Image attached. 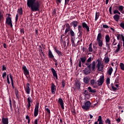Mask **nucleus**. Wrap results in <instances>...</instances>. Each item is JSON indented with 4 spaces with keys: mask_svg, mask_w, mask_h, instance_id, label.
Instances as JSON below:
<instances>
[{
    "mask_svg": "<svg viewBox=\"0 0 124 124\" xmlns=\"http://www.w3.org/2000/svg\"><path fill=\"white\" fill-rule=\"evenodd\" d=\"M27 6L32 12L39 11L40 2L37 0H27Z\"/></svg>",
    "mask_w": 124,
    "mask_h": 124,
    "instance_id": "1",
    "label": "nucleus"
},
{
    "mask_svg": "<svg viewBox=\"0 0 124 124\" xmlns=\"http://www.w3.org/2000/svg\"><path fill=\"white\" fill-rule=\"evenodd\" d=\"M96 64V62L95 61H93L92 63H86L85 65H87V67L90 69L92 71L94 72L95 71L96 68H95V65Z\"/></svg>",
    "mask_w": 124,
    "mask_h": 124,
    "instance_id": "2",
    "label": "nucleus"
},
{
    "mask_svg": "<svg viewBox=\"0 0 124 124\" xmlns=\"http://www.w3.org/2000/svg\"><path fill=\"white\" fill-rule=\"evenodd\" d=\"M91 104H92L90 101H87L84 103V105L81 106V107L82 109H84V110H89Z\"/></svg>",
    "mask_w": 124,
    "mask_h": 124,
    "instance_id": "3",
    "label": "nucleus"
},
{
    "mask_svg": "<svg viewBox=\"0 0 124 124\" xmlns=\"http://www.w3.org/2000/svg\"><path fill=\"white\" fill-rule=\"evenodd\" d=\"M5 25L9 26L11 28H13V25L12 24V17H7L6 18Z\"/></svg>",
    "mask_w": 124,
    "mask_h": 124,
    "instance_id": "4",
    "label": "nucleus"
},
{
    "mask_svg": "<svg viewBox=\"0 0 124 124\" xmlns=\"http://www.w3.org/2000/svg\"><path fill=\"white\" fill-rule=\"evenodd\" d=\"M22 69L23 70V73L25 76L28 78V76H30V71L27 68V67L25 65H23L22 67Z\"/></svg>",
    "mask_w": 124,
    "mask_h": 124,
    "instance_id": "5",
    "label": "nucleus"
},
{
    "mask_svg": "<svg viewBox=\"0 0 124 124\" xmlns=\"http://www.w3.org/2000/svg\"><path fill=\"white\" fill-rule=\"evenodd\" d=\"M38 109H39V103H37L36 104L34 110V117H37L38 115Z\"/></svg>",
    "mask_w": 124,
    "mask_h": 124,
    "instance_id": "6",
    "label": "nucleus"
},
{
    "mask_svg": "<svg viewBox=\"0 0 124 124\" xmlns=\"http://www.w3.org/2000/svg\"><path fill=\"white\" fill-rule=\"evenodd\" d=\"M113 8H116V9H118L119 11H120V12H121L122 14L124 12V7L123 5L113 6Z\"/></svg>",
    "mask_w": 124,
    "mask_h": 124,
    "instance_id": "7",
    "label": "nucleus"
},
{
    "mask_svg": "<svg viewBox=\"0 0 124 124\" xmlns=\"http://www.w3.org/2000/svg\"><path fill=\"white\" fill-rule=\"evenodd\" d=\"M82 27L84 30H86L87 32H89L90 31V26L86 22H82Z\"/></svg>",
    "mask_w": 124,
    "mask_h": 124,
    "instance_id": "8",
    "label": "nucleus"
},
{
    "mask_svg": "<svg viewBox=\"0 0 124 124\" xmlns=\"http://www.w3.org/2000/svg\"><path fill=\"white\" fill-rule=\"evenodd\" d=\"M86 60H87V58L86 57V56H85L84 57H80L81 61H79V63H78L79 67H81L82 66V63H81V62H82V63H85V62H86Z\"/></svg>",
    "mask_w": 124,
    "mask_h": 124,
    "instance_id": "9",
    "label": "nucleus"
},
{
    "mask_svg": "<svg viewBox=\"0 0 124 124\" xmlns=\"http://www.w3.org/2000/svg\"><path fill=\"white\" fill-rule=\"evenodd\" d=\"M56 90L57 87L56 86V85H55V84H54V83H52L51 87V92L52 94H55V93H56Z\"/></svg>",
    "mask_w": 124,
    "mask_h": 124,
    "instance_id": "10",
    "label": "nucleus"
},
{
    "mask_svg": "<svg viewBox=\"0 0 124 124\" xmlns=\"http://www.w3.org/2000/svg\"><path fill=\"white\" fill-rule=\"evenodd\" d=\"M97 62H98L97 65V70H98V71H102L103 70V67H102L100 69V66H101V62H100L99 59L97 60Z\"/></svg>",
    "mask_w": 124,
    "mask_h": 124,
    "instance_id": "11",
    "label": "nucleus"
},
{
    "mask_svg": "<svg viewBox=\"0 0 124 124\" xmlns=\"http://www.w3.org/2000/svg\"><path fill=\"white\" fill-rule=\"evenodd\" d=\"M65 26H66V29L64 32V34L65 35L67 34V32H68V31H71V29L70 28L69 24L66 23H65Z\"/></svg>",
    "mask_w": 124,
    "mask_h": 124,
    "instance_id": "12",
    "label": "nucleus"
},
{
    "mask_svg": "<svg viewBox=\"0 0 124 124\" xmlns=\"http://www.w3.org/2000/svg\"><path fill=\"white\" fill-rule=\"evenodd\" d=\"M98 86H102L103 83H104V77H102L97 80Z\"/></svg>",
    "mask_w": 124,
    "mask_h": 124,
    "instance_id": "13",
    "label": "nucleus"
},
{
    "mask_svg": "<svg viewBox=\"0 0 124 124\" xmlns=\"http://www.w3.org/2000/svg\"><path fill=\"white\" fill-rule=\"evenodd\" d=\"M51 72L52 73L53 76L56 78V80H58V74H57V71L54 69V68H51Z\"/></svg>",
    "mask_w": 124,
    "mask_h": 124,
    "instance_id": "14",
    "label": "nucleus"
},
{
    "mask_svg": "<svg viewBox=\"0 0 124 124\" xmlns=\"http://www.w3.org/2000/svg\"><path fill=\"white\" fill-rule=\"evenodd\" d=\"M58 103L61 105V107L62 109H64V103H63V100L62 98H59L58 100Z\"/></svg>",
    "mask_w": 124,
    "mask_h": 124,
    "instance_id": "15",
    "label": "nucleus"
},
{
    "mask_svg": "<svg viewBox=\"0 0 124 124\" xmlns=\"http://www.w3.org/2000/svg\"><path fill=\"white\" fill-rule=\"evenodd\" d=\"M31 85L30 83H27L26 84V88H25V92L27 93L28 94H30L31 93V89L30 88V86Z\"/></svg>",
    "mask_w": 124,
    "mask_h": 124,
    "instance_id": "16",
    "label": "nucleus"
},
{
    "mask_svg": "<svg viewBox=\"0 0 124 124\" xmlns=\"http://www.w3.org/2000/svg\"><path fill=\"white\" fill-rule=\"evenodd\" d=\"M83 72L85 75H88L90 74V73H91V72H92V71L90 68H89V67H87L85 68V69L83 70Z\"/></svg>",
    "mask_w": 124,
    "mask_h": 124,
    "instance_id": "17",
    "label": "nucleus"
},
{
    "mask_svg": "<svg viewBox=\"0 0 124 124\" xmlns=\"http://www.w3.org/2000/svg\"><path fill=\"white\" fill-rule=\"evenodd\" d=\"M54 51L57 53V54L58 55L59 57H62V56H63L62 52H61V51L59 50L57 48V47H54Z\"/></svg>",
    "mask_w": 124,
    "mask_h": 124,
    "instance_id": "18",
    "label": "nucleus"
},
{
    "mask_svg": "<svg viewBox=\"0 0 124 124\" xmlns=\"http://www.w3.org/2000/svg\"><path fill=\"white\" fill-rule=\"evenodd\" d=\"M1 122H2V124H9L8 118L2 117L1 119Z\"/></svg>",
    "mask_w": 124,
    "mask_h": 124,
    "instance_id": "19",
    "label": "nucleus"
},
{
    "mask_svg": "<svg viewBox=\"0 0 124 124\" xmlns=\"http://www.w3.org/2000/svg\"><path fill=\"white\" fill-rule=\"evenodd\" d=\"M48 57L49 59H51L55 58V56L53 54V53H52V51H51L50 49H48Z\"/></svg>",
    "mask_w": 124,
    "mask_h": 124,
    "instance_id": "20",
    "label": "nucleus"
},
{
    "mask_svg": "<svg viewBox=\"0 0 124 124\" xmlns=\"http://www.w3.org/2000/svg\"><path fill=\"white\" fill-rule=\"evenodd\" d=\"M90 80H91V78L88 77H85L83 78V81L86 85L89 84Z\"/></svg>",
    "mask_w": 124,
    "mask_h": 124,
    "instance_id": "21",
    "label": "nucleus"
},
{
    "mask_svg": "<svg viewBox=\"0 0 124 124\" xmlns=\"http://www.w3.org/2000/svg\"><path fill=\"white\" fill-rule=\"evenodd\" d=\"M113 19L116 21V22H119V19H120V16L118 14H116L113 16Z\"/></svg>",
    "mask_w": 124,
    "mask_h": 124,
    "instance_id": "22",
    "label": "nucleus"
},
{
    "mask_svg": "<svg viewBox=\"0 0 124 124\" xmlns=\"http://www.w3.org/2000/svg\"><path fill=\"white\" fill-rule=\"evenodd\" d=\"M88 89L89 93H96V90L95 89L93 90L91 87H89Z\"/></svg>",
    "mask_w": 124,
    "mask_h": 124,
    "instance_id": "23",
    "label": "nucleus"
},
{
    "mask_svg": "<svg viewBox=\"0 0 124 124\" xmlns=\"http://www.w3.org/2000/svg\"><path fill=\"white\" fill-rule=\"evenodd\" d=\"M88 89L89 93H96V90L95 89L93 90L91 87H89Z\"/></svg>",
    "mask_w": 124,
    "mask_h": 124,
    "instance_id": "24",
    "label": "nucleus"
},
{
    "mask_svg": "<svg viewBox=\"0 0 124 124\" xmlns=\"http://www.w3.org/2000/svg\"><path fill=\"white\" fill-rule=\"evenodd\" d=\"M97 122H99L98 124H103V120H102V117L101 116H99L97 119Z\"/></svg>",
    "mask_w": 124,
    "mask_h": 124,
    "instance_id": "25",
    "label": "nucleus"
},
{
    "mask_svg": "<svg viewBox=\"0 0 124 124\" xmlns=\"http://www.w3.org/2000/svg\"><path fill=\"white\" fill-rule=\"evenodd\" d=\"M120 43L122 44V41L119 42V43L117 45V49L115 51V53H118L119 51L121 50V45H120Z\"/></svg>",
    "mask_w": 124,
    "mask_h": 124,
    "instance_id": "26",
    "label": "nucleus"
},
{
    "mask_svg": "<svg viewBox=\"0 0 124 124\" xmlns=\"http://www.w3.org/2000/svg\"><path fill=\"white\" fill-rule=\"evenodd\" d=\"M10 78L11 81L12 87H13V89H14L15 87H14V82L13 81V76L11 75V74H10Z\"/></svg>",
    "mask_w": 124,
    "mask_h": 124,
    "instance_id": "27",
    "label": "nucleus"
},
{
    "mask_svg": "<svg viewBox=\"0 0 124 124\" xmlns=\"http://www.w3.org/2000/svg\"><path fill=\"white\" fill-rule=\"evenodd\" d=\"M102 39V35L101 34V33L99 32L98 34L97 37V41H101Z\"/></svg>",
    "mask_w": 124,
    "mask_h": 124,
    "instance_id": "28",
    "label": "nucleus"
},
{
    "mask_svg": "<svg viewBox=\"0 0 124 124\" xmlns=\"http://www.w3.org/2000/svg\"><path fill=\"white\" fill-rule=\"evenodd\" d=\"M78 24H79V22L78 21H73V25L75 30L76 29V27H77V26H78Z\"/></svg>",
    "mask_w": 124,
    "mask_h": 124,
    "instance_id": "29",
    "label": "nucleus"
},
{
    "mask_svg": "<svg viewBox=\"0 0 124 124\" xmlns=\"http://www.w3.org/2000/svg\"><path fill=\"white\" fill-rule=\"evenodd\" d=\"M76 87L77 88V89H78V90L80 89L81 88V83H80V82L79 81H77L76 83Z\"/></svg>",
    "mask_w": 124,
    "mask_h": 124,
    "instance_id": "30",
    "label": "nucleus"
},
{
    "mask_svg": "<svg viewBox=\"0 0 124 124\" xmlns=\"http://www.w3.org/2000/svg\"><path fill=\"white\" fill-rule=\"evenodd\" d=\"M70 34L71 37H74V36H75V33L74 32V31L72 30V29H71L70 31Z\"/></svg>",
    "mask_w": 124,
    "mask_h": 124,
    "instance_id": "31",
    "label": "nucleus"
},
{
    "mask_svg": "<svg viewBox=\"0 0 124 124\" xmlns=\"http://www.w3.org/2000/svg\"><path fill=\"white\" fill-rule=\"evenodd\" d=\"M112 72H113V68H112V67H110L108 70V74L111 76L112 75Z\"/></svg>",
    "mask_w": 124,
    "mask_h": 124,
    "instance_id": "32",
    "label": "nucleus"
},
{
    "mask_svg": "<svg viewBox=\"0 0 124 124\" xmlns=\"http://www.w3.org/2000/svg\"><path fill=\"white\" fill-rule=\"evenodd\" d=\"M71 41L72 42V45L73 47H76V45L75 44V42L74 41V39L73 37H71Z\"/></svg>",
    "mask_w": 124,
    "mask_h": 124,
    "instance_id": "33",
    "label": "nucleus"
},
{
    "mask_svg": "<svg viewBox=\"0 0 124 124\" xmlns=\"http://www.w3.org/2000/svg\"><path fill=\"white\" fill-rule=\"evenodd\" d=\"M92 45H93V43H90V44L89 45V46L88 47V50H89V52H93V46H92Z\"/></svg>",
    "mask_w": 124,
    "mask_h": 124,
    "instance_id": "34",
    "label": "nucleus"
},
{
    "mask_svg": "<svg viewBox=\"0 0 124 124\" xmlns=\"http://www.w3.org/2000/svg\"><path fill=\"white\" fill-rule=\"evenodd\" d=\"M115 9V10H114L113 11V14H118L119 15H121V12H120V11H119V10H117V9H116V8H114Z\"/></svg>",
    "mask_w": 124,
    "mask_h": 124,
    "instance_id": "35",
    "label": "nucleus"
},
{
    "mask_svg": "<svg viewBox=\"0 0 124 124\" xmlns=\"http://www.w3.org/2000/svg\"><path fill=\"white\" fill-rule=\"evenodd\" d=\"M104 62H105V63H108L109 62H110V59H109V57H105Z\"/></svg>",
    "mask_w": 124,
    "mask_h": 124,
    "instance_id": "36",
    "label": "nucleus"
},
{
    "mask_svg": "<svg viewBox=\"0 0 124 124\" xmlns=\"http://www.w3.org/2000/svg\"><path fill=\"white\" fill-rule=\"evenodd\" d=\"M97 41H98V46H99V47L101 48V47H102V46L103 45V41L102 40Z\"/></svg>",
    "mask_w": 124,
    "mask_h": 124,
    "instance_id": "37",
    "label": "nucleus"
},
{
    "mask_svg": "<svg viewBox=\"0 0 124 124\" xmlns=\"http://www.w3.org/2000/svg\"><path fill=\"white\" fill-rule=\"evenodd\" d=\"M106 43L110 42V36L109 35H107L105 37Z\"/></svg>",
    "mask_w": 124,
    "mask_h": 124,
    "instance_id": "38",
    "label": "nucleus"
},
{
    "mask_svg": "<svg viewBox=\"0 0 124 124\" xmlns=\"http://www.w3.org/2000/svg\"><path fill=\"white\" fill-rule=\"evenodd\" d=\"M18 11L19 15L22 16V15H23V9L22 8H20V9H18Z\"/></svg>",
    "mask_w": 124,
    "mask_h": 124,
    "instance_id": "39",
    "label": "nucleus"
},
{
    "mask_svg": "<svg viewBox=\"0 0 124 124\" xmlns=\"http://www.w3.org/2000/svg\"><path fill=\"white\" fill-rule=\"evenodd\" d=\"M100 14L99 13L96 12L95 21H97V19L99 17Z\"/></svg>",
    "mask_w": 124,
    "mask_h": 124,
    "instance_id": "40",
    "label": "nucleus"
},
{
    "mask_svg": "<svg viewBox=\"0 0 124 124\" xmlns=\"http://www.w3.org/2000/svg\"><path fill=\"white\" fill-rule=\"evenodd\" d=\"M90 83L92 86H94V85H96V82L94 79H92L90 81Z\"/></svg>",
    "mask_w": 124,
    "mask_h": 124,
    "instance_id": "41",
    "label": "nucleus"
},
{
    "mask_svg": "<svg viewBox=\"0 0 124 124\" xmlns=\"http://www.w3.org/2000/svg\"><path fill=\"white\" fill-rule=\"evenodd\" d=\"M28 103H32V100H31V96H29L27 98Z\"/></svg>",
    "mask_w": 124,
    "mask_h": 124,
    "instance_id": "42",
    "label": "nucleus"
},
{
    "mask_svg": "<svg viewBox=\"0 0 124 124\" xmlns=\"http://www.w3.org/2000/svg\"><path fill=\"white\" fill-rule=\"evenodd\" d=\"M78 31H83V26L79 25L78 26Z\"/></svg>",
    "mask_w": 124,
    "mask_h": 124,
    "instance_id": "43",
    "label": "nucleus"
},
{
    "mask_svg": "<svg viewBox=\"0 0 124 124\" xmlns=\"http://www.w3.org/2000/svg\"><path fill=\"white\" fill-rule=\"evenodd\" d=\"M120 68L122 70L124 71V64L123 62H121L120 63Z\"/></svg>",
    "mask_w": 124,
    "mask_h": 124,
    "instance_id": "44",
    "label": "nucleus"
},
{
    "mask_svg": "<svg viewBox=\"0 0 124 124\" xmlns=\"http://www.w3.org/2000/svg\"><path fill=\"white\" fill-rule=\"evenodd\" d=\"M105 122L106 124H111V120H110V119L109 118H107Z\"/></svg>",
    "mask_w": 124,
    "mask_h": 124,
    "instance_id": "45",
    "label": "nucleus"
},
{
    "mask_svg": "<svg viewBox=\"0 0 124 124\" xmlns=\"http://www.w3.org/2000/svg\"><path fill=\"white\" fill-rule=\"evenodd\" d=\"M46 107H47V106H45V110L48 113V115H50V114H51V111H50V109L49 108H46Z\"/></svg>",
    "mask_w": 124,
    "mask_h": 124,
    "instance_id": "46",
    "label": "nucleus"
},
{
    "mask_svg": "<svg viewBox=\"0 0 124 124\" xmlns=\"http://www.w3.org/2000/svg\"><path fill=\"white\" fill-rule=\"evenodd\" d=\"M106 83L107 85L108 86V85L110 84V78H108L107 79H106Z\"/></svg>",
    "mask_w": 124,
    "mask_h": 124,
    "instance_id": "47",
    "label": "nucleus"
},
{
    "mask_svg": "<svg viewBox=\"0 0 124 124\" xmlns=\"http://www.w3.org/2000/svg\"><path fill=\"white\" fill-rule=\"evenodd\" d=\"M92 57H90L88 59L86 63H90V62H92Z\"/></svg>",
    "mask_w": 124,
    "mask_h": 124,
    "instance_id": "48",
    "label": "nucleus"
},
{
    "mask_svg": "<svg viewBox=\"0 0 124 124\" xmlns=\"http://www.w3.org/2000/svg\"><path fill=\"white\" fill-rule=\"evenodd\" d=\"M119 81H120V77L118 76L115 79V83H119Z\"/></svg>",
    "mask_w": 124,
    "mask_h": 124,
    "instance_id": "49",
    "label": "nucleus"
},
{
    "mask_svg": "<svg viewBox=\"0 0 124 124\" xmlns=\"http://www.w3.org/2000/svg\"><path fill=\"white\" fill-rule=\"evenodd\" d=\"M62 88H64V87H65V81L63 79L62 81Z\"/></svg>",
    "mask_w": 124,
    "mask_h": 124,
    "instance_id": "50",
    "label": "nucleus"
},
{
    "mask_svg": "<svg viewBox=\"0 0 124 124\" xmlns=\"http://www.w3.org/2000/svg\"><path fill=\"white\" fill-rule=\"evenodd\" d=\"M9 104H10L11 109L12 110V101H11V99L9 100Z\"/></svg>",
    "mask_w": 124,
    "mask_h": 124,
    "instance_id": "51",
    "label": "nucleus"
},
{
    "mask_svg": "<svg viewBox=\"0 0 124 124\" xmlns=\"http://www.w3.org/2000/svg\"><path fill=\"white\" fill-rule=\"evenodd\" d=\"M116 36H117V40H120V38H121V34L117 33L116 34Z\"/></svg>",
    "mask_w": 124,
    "mask_h": 124,
    "instance_id": "52",
    "label": "nucleus"
},
{
    "mask_svg": "<svg viewBox=\"0 0 124 124\" xmlns=\"http://www.w3.org/2000/svg\"><path fill=\"white\" fill-rule=\"evenodd\" d=\"M61 2H62V0H56V4L58 5H60Z\"/></svg>",
    "mask_w": 124,
    "mask_h": 124,
    "instance_id": "53",
    "label": "nucleus"
},
{
    "mask_svg": "<svg viewBox=\"0 0 124 124\" xmlns=\"http://www.w3.org/2000/svg\"><path fill=\"white\" fill-rule=\"evenodd\" d=\"M121 28H122L124 30V23H121L120 24Z\"/></svg>",
    "mask_w": 124,
    "mask_h": 124,
    "instance_id": "54",
    "label": "nucleus"
},
{
    "mask_svg": "<svg viewBox=\"0 0 124 124\" xmlns=\"http://www.w3.org/2000/svg\"><path fill=\"white\" fill-rule=\"evenodd\" d=\"M111 88H112V89L113 91V92H116V91H117V90H118L117 88L116 87H114V86H112Z\"/></svg>",
    "mask_w": 124,
    "mask_h": 124,
    "instance_id": "55",
    "label": "nucleus"
},
{
    "mask_svg": "<svg viewBox=\"0 0 124 124\" xmlns=\"http://www.w3.org/2000/svg\"><path fill=\"white\" fill-rule=\"evenodd\" d=\"M2 71H4V70H6V67H5V66L4 65H3L2 66Z\"/></svg>",
    "mask_w": 124,
    "mask_h": 124,
    "instance_id": "56",
    "label": "nucleus"
},
{
    "mask_svg": "<svg viewBox=\"0 0 124 124\" xmlns=\"http://www.w3.org/2000/svg\"><path fill=\"white\" fill-rule=\"evenodd\" d=\"M20 32L21 33H23V34H25V30H24V28H22L20 29Z\"/></svg>",
    "mask_w": 124,
    "mask_h": 124,
    "instance_id": "57",
    "label": "nucleus"
},
{
    "mask_svg": "<svg viewBox=\"0 0 124 124\" xmlns=\"http://www.w3.org/2000/svg\"><path fill=\"white\" fill-rule=\"evenodd\" d=\"M103 28H104V29H109V26L107 25H103Z\"/></svg>",
    "mask_w": 124,
    "mask_h": 124,
    "instance_id": "58",
    "label": "nucleus"
},
{
    "mask_svg": "<svg viewBox=\"0 0 124 124\" xmlns=\"http://www.w3.org/2000/svg\"><path fill=\"white\" fill-rule=\"evenodd\" d=\"M71 112H72V113H73V114H76V111L75 110V108L72 109Z\"/></svg>",
    "mask_w": 124,
    "mask_h": 124,
    "instance_id": "59",
    "label": "nucleus"
},
{
    "mask_svg": "<svg viewBox=\"0 0 124 124\" xmlns=\"http://www.w3.org/2000/svg\"><path fill=\"white\" fill-rule=\"evenodd\" d=\"M111 45V44H109V42H106V46L107 47H110V45Z\"/></svg>",
    "mask_w": 124,
    "mask_h": 124,
    "instance_id": "60",
    "label": "nucleus"
},
{
    "mask_svg": "<svg viewBox=\"0 0 124 124\" xmlns=\"http://www.w3.org/2000/svg\"><path fill=\"white\" fill-rule=\"evenodd\" d=\"M2 78H5V77H6V72H4L2 74Z\"/></svg>",
    "mask_w": 124,
    "mask_h": 124,
    "instance_id": "61",
    "label": "nucleus"
},
{
    "mask_svg": "<svg viewBox=\"0 0 124 124\" xmlns=\"http://www.w3.org/2000/svg\"><path fill=\"white\" fill-rule=\"evenodd\" d=\"M109 12L110 14L112 15V6H110L109 8Z\"/></svg>",
    "mask_w": 124,
    "mask_h": 124,
    "instance_id": "62",
    "label": "nucleus"
},
{
    "mask_svg": "<svg viewBox=\"0 0 124 124\" xmlns=\"http://www.w3.org/2000/svg\"><path fill=\"white\" fill-rule=\"evenodd\" d=\"M69 0H65V5H67V4H68Z\"/></svg>",
    "mask_w": 124,
    "mask_h": 124,
    "instance_id": "63",
    "label": "nucleus"
},
{
    "mask_svg": "<svg viewBox=\"0 0 124 124\" xmlns=\"http://www.w3.org/2000/svg\"><path fill=\"white\" fill-rule=\"evenodd\" d=\"M121 37H122V39L123 40V44H124V35L122 34Z\"/></svg>",
    "mask_w": 124,
    "mask_h": 124,
    "instance_id": "64",
    "label": "nucleus"
}]
</instances>
